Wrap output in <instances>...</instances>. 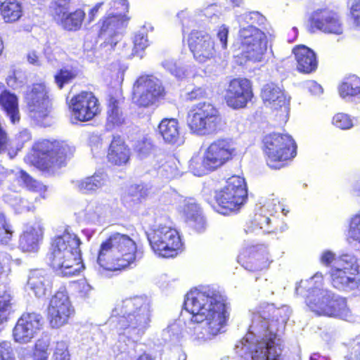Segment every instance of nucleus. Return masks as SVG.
Returning <instances> with one entry per match:
<instances>
[{
	"label": "nucleus",
	"instance_id": "nucleus-1",
	"mask_svg": "<svg viewBox=\"0 0 360 360\" xmlns=\"http://www.w3.org/2000/svg\"><path fill=\"white\" fill-rule=\"evenodd\" d=\"M271 319L265 315L255 314L246 336L236 348L250 351L251 360H285L281 356L282 341L281 335L291 314L287 306L276 309L269 307Z\"/></svg>",
	"mask_w": 360,
	"mask_h": 360
},
{
	"label": "nucleus",
	"instance_id": "nucleus-2",
	"mask_svg": "<svg viewBox=\"0 0 360 360\" xmlns=\"http://www.w3.org/2000/svg\"><path fill=\"white\" fill-rule=\"evenodd\" d=\"M191 321L198 323L194 335L205 341L217 335L226 323L228 315L224 295L214 287H203L189 292L184 301Z\"/></svg>",
	"mask_w": 360,
	"mask_h": 360
},
{
	"label": "nucleus",
	"instance_id": "nucleus-3",
	"mask_svg": "<svg viewBox=\"0 0 360 360\" xmlns=\"http://www.w3.org/2000/svg\"><path fill=\"white\" fill-rule=\"evenodd\" d=\"M152 311V302L148 297L127 298L116 304L109 324L119 335L136 341L150 327Z\"/></svg>",
	"mask_w": 360,
	"mask_h": 360
},
{
	"label": "nucleus",
	"instance_id": "nucleus-4",
	"mask_svg": "<svg viewBox=\"0 0 360 360\" xmlns=\"http://www.w3.org/2000/svg\"><path fill=\"white\" fill-rule=\"evenodd\" d=\"M295 291L297 294L306 295L307 306L317 315L346 321L352 319L346 300L323 288L321 273L317 272L309 279L301 281Z\"/></svg>",
	"mask_w": 360,
	"mask_h": 360
},
{
	"label": "nucleus",
	"instance_id": "nucleus-5",
	"mask_svg": "<svg viewBox=\"0 0 360 360\" xmlns=\"http://www.w3.org/2000/svg\"><path fill=\"white\" fill-rule=\"evenodd\" d=\"M141 256L137 251L136 242L128 235L113 233L100 246L97 262L98 273L132 268Z\"/></svg>",
	"mask_w": 360,
	"mask_h": 360
},
{
	"label": "nucleus",
	"instance_id": "nucleus-6",
	"mask_svg": "<svg viewBox=\"0 0 360 360\" xmlns=\"http://www.w3.org/2000/svg\"><path fill=\"white\" fill-rule=\"evenodd\" d=\"M79 237L69 228L56 236L51 242L47 255L49 264L59 275L70 276L77 274L81 266L82 257Z\"/></svg>",
	"mask_w": 360,
	"mask_h": 360
},
{
	"label": "nucleus",
	"instance_id": "nucleus-7",
	"mask_svg": "<svg viewBox=\"0 0 360 360\" xmlns=\"http://www.w3.org/2000/svg\"><path fill=\"white\" fill-rule=\"evenodd\" d=\"M187 124L193 133L200 136L210 135L221 129V117L213 105L200 103L188 112Z\"/></svg>",
	"mask_w": 360,
	"mask_h": 360
},
{
	"label": "nucleus",
	"instance_id": "nucleus-8",
	"mask_svg": "<svg viewBox=\"0 0 360 360\" xmlns=\"http://www.w3.org/2000/svg\"><path fill=\"white\" fill-rule=\"evenodd\" d=\"M248 198L245 179L239 176L228 179L226 185L216 192L215 199L219 209L218 212L226 215L240 209Z\"/></svg>",
	"mask_w": 360,
	"mask_h": 360
},
{
	"label": "nucleus",
	"instance_id": "nucleus-9",
	"mask_svg": "<svg viewBox=\"0 0 360 360\" xmlns=\"http://www.w3.org/2000/svg\"><path fill=\"white\" fill-rule=\"evenodd\" d=\"M358 271L359 265L354 256L349 254L340 256L330 271L333 286L345 291L357 288L359 285Z\"/></svg>",
	"mask_w": 360,
	"mask_h": 360
},
{
	"label": "nucleus",
	"instance_id": "nucleus-10",
	"mask_svg": "<svg viewBox=\"0 0 360 360\" xmlns=\"http://www.w3.org/2000/svg\"><path fill=\"white\" fill-rule=\"evenodd\" d=\"M37 164L42 169L63 166L70 155V147L63 142L42 140L33 146Z\"/></svg>",
	"mask_w": 360,
	"mask_h": 360
},
{
	"label": "nucleus",
	"instance_id": "nucleus-11",
	"mask_svg": "<svg viewBox=\"0 0 360 360\" xmlns=\"http://www.w3.org/2000/svg\"><path fill=\"white\" fill-rule=\"evenodd\" d=\"M267 164L272 168H278L274 163L292 158L296 155L297 146L288 134L273 133L264 139Z\"/></svg>",
	"mask_w": 360,
	"mask_h": 360
},
{
	"label": "nucleus",
	"instance_id": "nucleus-12",
	"mask_svg": "<svg viewBox=\"0 0 360 360\" xmlns=\"http://www.w3.org/2000/svg\"><path fill=\"white\" fill-rule=\"evenodd\" d=\"M148 240L154 252L162 257H173L181 247L177 231L167 226H159L148 233Z\"/></svg>",
	"mask_w": 360,
	"mask_h": 360
},
{
	"label": "nucleus",
	"instance_id": "nucleus-13",
	"mask_svg": "<svg viewBox=\"0 0 360 360\" xmlns=\"http://www.w3.org/2000/svg\"><path fill=\"white\" fill-rule=\"evenodd\" d=\"M239 36L245 57L252 62L262 61L267 50L265 33L255 25H248L240 28Z\"/></svg>",
	"mask_w": 360,
	"mask_h": 360
},
{
	"label": "nucleus",
	"instance_id": "nucleus-14",
	"mask_svg": "<svg viewBox=\"0 0 360 360\" xmlns=\"http://www.w3.org/2000/svg\"><path fill=\"white\" fill-rule=\"evenodd\" d=\"M164 89L160 82L150 76H141L134 86V101L138 105L149 107L163 96Z\"/></svg>",
	"mask_w": 360,
	"mask_h": 360
},
{
	"label": "nucleus",
	"instance_id": "nucleus-15",
	"mask_svg": "<svg viewBox=\"0 0 360 360\" xmlns=\"http://www.w3.org/2000/svg\"><path fill=\"white\" fill-rule=\"evenodd\" d=\"M74 313L69 297L65 291H58L48 307V319L52 328H58L68 323Z\"/></svg>",
	"mask_w": 360,
	"mask_h": 360
},
{
	"label": "nucleus",
	"instance_id": "nucleus-16",
	"mask_svg": "<svg viewBox=\"0 0 360 360\" xmlns=\"http://www.w3.org/2000/svg\"><path fill=\"white\" fill-rule=\"evenodd\" d=\"M43 326V317L36 312H25L18 319L13 330L14 340L27 344L40 332Z\"/></svg>",
	"mask_w": 360,
	"mask_h": 360
},
{
	"label": "nucleus",
	"instance_id": "nucleus-17",
	"mask_svg": "<svg viewBox=\"0 0 360 360\" xmlns=\"http://www.w3.org/2000/svg\"><path fill=\"white\" fill-rule=\"evenodd\" d=\"M72 120L86 122L94 118L99 112L98 99L91 92L83 91L73 96L70 101Z\"/></svg>",
	"mask_w": 360,
	"mask_h": 360
},
{
	"label": "nucleus",
	"instance_id": "nucleus-18",
	"mask_svg": "<svg viewBox=\"0 0 360 360\" xmlns=\"http://www.w3.org/2000/svg\"><path fill=\"white\" fill-rule=\"evenodd\" d=\"M252 84L247 79H233L226 89L224 98L233 109L244 108L253 98Z\"/></svg>",
	"mask_w": 360,
	"mask_h": 360
},
{
	"label": "nucleus",
	"instance_id": "nucleus-19",
	"mask_svg": "<svg viewBox=\"0 0 360 360\" xmlns=\"http://www.w3.org/2000/svg\"><path fill=\"white\" fill-rule=\"evenodd\" d=\"M188 43L197 62L205 63L214 59L216 56L214 42L207 33L202 31H192Z\"/></svg>",
	"mask_w": 360,
	"mask_h": 360
},
{
	"label": "nucleus",
	"instance_id": "nucleus-20",
	"mask_svg": "<svg viewBox=\"0 0 360 360\" xmlns=\"http://www.w3.org/2000/svg\"><path fill=\"white\" fill-rule=\"evenodd\" d=\"M30 116L36 120L45 117L50 108L49 90L44 83L33 84L25 94Z\"/></svg>",
	"mask_w": 360,
	"mask_h": 360
},
{
	"label": "nucleus",
	"instance_id": "nucleus-21",
	"mask_svg": "<svg viewBox=\"0 0 360 360\" xmlns=\"http://www.w3.org/2000/svg\"><path fill=\"white\" fill-rule=\"evenodd\" d=\"M207 160L214 170L220 168L236 155V145L231 139H219L213 141L205 150Z\"/></svg>",
	"mask_w": 360,
	"mask_h": 360
},
{
	"label": "nucleus",
	"instance_id": "nucleus-22",
	"mask_svg": "<svg viewBox=\"0 0 360 360\" xmlns=\"http://www.w3.org/2000/svg\"><path fill=\"white\" fill-rule=\"evenodd\" d=\"M129 19L126 15L111 13L101 20L99 37L104 39L105 46L110 45L112 49L117 44Z\"/></svg>",
	"mask_w": 360,
	"mask_h": 360
},
{
	"label": "nucleus",
	"instance_id": "nucleus-23",
	"mask_svg": "<svg viewBox=\"0 0 360 360\" xmlns=\"http://www.w3.org/2000/svg\"><path fill=\"white\" fill-rule=\"evenodd\" d=\"M309 30H320L328 34L340 35L343 33V25L338 14L329 10L316 11L310 20Z\"/></svg>",
	"mask_w": 360,
	"mask_h": 360
},
{
	"label": "nucleus",
	"instance_id": "nucleus-24",
	"mask_svg": "<svg viewBox=\"0 0 360 360\" xmlns=\"http://www.w3.org/2000/svg\"><path fill=\"white\" fill-rule=\"evenodd\" d=\"M17 181L19 184H22L30 191L39 193V196L44 198L43 195L46 191V188L41 183L33 179L29 174L22 170H9L3 167H0V184L3 181L11 182Z\"/></svg>",
	"mask_w": 360,
	"mask_h": 360
},
{
	"label": "nucleus",
	"instance_id": "nucleus-25",
	"mask_svg": "<svg viewBox=\"0 0 360 360\" xmlns=\"http://www.w3.org/2000/svg\"><path fill=\"white\" fill-rule=\"evenodd\" d=\"M51 276L44 269L31 270L27 276L25 289L37 297H43L51 292Z\"/></svg>",
	"mask_w": 360,
	"mask_h": 360
},
{
	"label": "nucleus",
	"instance_id": "nucleus-26",
	"mask_svg": "<svg viewBox=\"0 0 360 360\" xmlns=\"http://www.w3.org/2000/svg\"><path fill=\"white\" fill-rule=\"evenodd\" d=\"M179 210L189 226L198 232L205 230V220L199 205L194 198L184 199L179 205Z\"/></svg>",
	"mask_w": 360,
	"mask_h": 360
},
{
	"label": "nucleus",
	"instance_id": "nucleus-27",
	"mask_svg": "<svg viewBox=\"0 0 360 360\" xmlns=\"http://www.w3.org/2000/svg\"><path fill=\"white\" fill-rule=\"evenodd\" d=\"M41 236L42 229L39 225H27L20 236V249L23 252H37Z\"/></svg>",
	"mask_w": 360,
	"mask_h": 360
},
{
	"label": "nucleus",
	"instance_id": "nucleus-28",
	"mask_svg": "<svg viewBox=\"0 0 360 360\" xmlns=\"http://www.w3.org/2000/svg\"><path fill=\"white\" fill-rule=\"evenodd\" d=\"M297 63V70L304 73H311L317 68V60L315 53L308 47L300 45L293 49Z\"/></svg>",
	"mask_w": 360,
	"mask_h": 360
},
{
	"label": "nucleus",
	"instance_id": "nucleus-29",
	"mask_svg": "<svg viewBox=\"0 0 360 360\" xmlns=\"http://www.w3.org/2000/svg\"><path fill=\"white\" fill-rule=\"evenodd\" d=\"M238 262H242V266L250 271L262 270L268 267L270 264L266 251L264 249L256 251L255 248L251 250L250 255L247 259L245 255H240Z\"/></svg>",
	"mask_w": 360,
	"mask_h": 360
},
{
	"label": "nucleus",
	"instance_id": "nucleus-30",
	"mask_svg": "<svg viewBox=\"0 0 360 360\" xmlns=\"http://www.w3.org/2000/svg\"><path fill=\"white\" fill-rule=\"evenodd\" d=\"M261 96L265 103L275 110L285 107L288 103L282 89L274 83L266 84L263 86Z\"/></svg>",
	"mask_w": 360,
	"mask_h": 360
},
{
	"label": "nucleus",
	"instance_id": "nucleus-31",
	"mask_svg": "<svg viewBox=\"0 0 360 360\" xmlns=\"http://www.w3.org/2000/svg\"><path fill=\"white\" fill-rule=\"evenodd\" d=\"M130 158V150L120 136H114L109 146V162L117 165L126 164Z\"/></svg>",
	"mask_w": 360,
	"mask_h": 360
},
{
	"label": "nucleus",
	"instance_id": "nucleus-32",
	"mask_svg": "<svg viewBox=\"0 0 360 360\" xmlns=\"http://www.w3.org/2000/svg\"><path fill=\"white\" fill-rule=\"evenodd\" d=\"M107 182V174L104 172H98L84 179L73 181L72 184L79 191L83 193H90L101 188L106 185Z\"/></svg>",
	"mask_w": 360,
	"mask_h": 360
},
{
	"label": "nucleus",
	"instance_id": "nucleus-33",
	"mask_svg": "<svg viewBox=\"0 0 360 360\" xmlns=\"http://www.w3.org/2000/svg\"><path fill=\"white\" fill-rule=\"evenodd\" d=\"M0 105L13 124L20 120L18 98L10 91L5 90L0 94Z\"/></svg>",
	"mask_w": 360,
	"mask_h": 360
},
{
	"label": "nucleus",
	"instance_id": "nucleus-34",
	"mask_svg": "<svg viewBox=\"0 0 360 360\" xmlns=\"http://www.w3.org/2000/svg\"><path fill=\"white\" fill-rule=\"evenodd\" d=\"M154 159L155 163L153 167L162 177L170 179L178 175V168L174 159L170 158L162 162L165 160V155L161 153L155 154Z\"/></svg>",
	"mask_w": 360,
	"mask_h": 360
},
{
	"label": "nucleus",
	"instance_id": "nucleus-35",
	"mask_svg": "<svg viewBox=\"0 0 360 360\" xmlns=\"http://www.w3.org/2000/svg\"><path fill=\"white\" fill-rule=\"evenodd\" d=\"M158 129L165 142L175 143L179 138V125L176 119L162 120Z\"/></svg>",
	"mask_w": 360,
	"mask_h": 360
},
{
	"label": "nucleus",
	"instance_id": "nucleus-36",
	"mask_svg": "<svg viewBox=\"0 0 360 360\" xmlns=\"http://www.w3.org/2000/svg\"><path fill=\"white\" fill-rule=\"evenodd\" d=\"M0 11L6 22H15L22 15V7L18 0H6L1 3Z\"/></svg>",
	"mask_w": 360,
	"mask_h": 360
},
{
	"label": "nucleus",
	"instance_id": "nucleus-37",
	"mask_svg": "<svg viewBox=\"0 0 360 360\" xmlns=\"http://www.w3.org/2000/svg\"><path fill=\"white\" fill-rule=\"evenodd\" d=\"M339 93L343 98H350L360 94V79L351 75L344 79L339 86Z\"/></svg>",
	"mask_w": 360,
	"mask_h": 360
},
{
	"label": "nucleus",
	"instance_id": "nucleus-38",
	"mask_svg": "<svg viewBox=\"0 0 360 360\" xmlns=\"http://www.w3.org/2000/svg\"><path fill=\"white\" fill-rule=\"evenodd\" d=\"M85 17V13L78 9L74 12L70 11L65 15L61 20L57 22L62 26L65 30L70 31H76L80 29L82 22Z\"/></svg>",
	"mask_w": 360,
	"mask_h": 360
},
{
	"label": "nucleus",
	"instance_id": "nucleus-39",
	"mask_svg": "<svg viewBox=\"0 0 360 360\" xmlns=\"http://www.w3.org/2000/svg\"><path fill=\"white\" fill-rule=\"evenodd\" d=\"M189 171L195 176H201L209 172L214 171L210 162L207 160L205 153L203 155H195L189 161Z\"/></svg>",
	"mask_w": 360,
	"mask_h": 360
},
{
	"label": "nucleus",
	"instance_id": "nucleus-40",
	"mask_svg": "<svg viewBox=\"0 0 360 360\" xmlns=\"http://www.w3.org/2000/svg\"><path fill=\"white\" fill-rule=\"evenodd\" d=\"M6 202L13 207L16 213L21 214L31 211L34 209L32 202L27 199L21 198L16 193H9L4 195Z\"/></svg>",
	"mask_w": 360,
	"mask_h": 360
},
{
	"label": "nucleus",
	"instance_id": "nucleus-41",
	"mask_svg": "<svg viewBox=\"0 0 360 360\" xmlns=\"http://www.w3.org/2000/svg\"><path fill=\"white\" fill-rule=\"evenodd\" d=\"M124 120L125 118L118 105V101L114 98H111L108 105L107 127L120 126L124 122Z\"/></svg>",
	"mask_w": 360,
	"mask_h": 360
},
{
	"label": "nucleus",
	"instance_id": "nucleus-42",
	"mask_svg": "<svg viewBox=\"0 0 360 360\" xmlns=\"http://www.w3.org/2000/svg\"><path fill=\"white\" fill-rule=\"evenodd\" d=\"M105 207L97 202H90L84 210V219L89 224H98L104 217Z\"/></svg>",
	"mask_w": 360,
	"mask_h": 360
},
{
	"label": "nucleus",
	"instance_id": "nucleus-43",
	"mask_svg": "<svg viewBox=\"0 0 360 360\" xmlns=\"http://www.w3.org/2000/svg\"><path fill=\"white\" fill-rule=\"evenodd\" d=\"M70 0H52L49 12L56 22H58L70 11Z\"/></svg>",
	"mask_w": 360,
	"mask_h": 360
},
{
	"label": "nucleus",
	"instance_id": "nucleus-44",
	"mask_svg": "<svg viewBox=\"0 0 360 360\" xmlns=\"http://www.w3.org/2000/svg\"><path fill=\"white\" fill-rule=\"evenodd\" d=\"M49 346L50 342L49 339H38L34 344L32 356V360H48L50 354Z\"/></svg>",
	"mask_w": 360,
	"mask_h": 360
},
{
	"label": "nucleus",
	"instance_id": "nucleus-45",
	"mask_svg": "<svg viewBox=\"0 0 360 360\" xmlns=\"http://www.w3.org/2000/svg\"><path fill=\"white\" fill-rule=\"evenodd\" d=\"M77 75V71L72 67H63L55 75V82L60 89H62L65 84L71 82Z\"/></svg>",
	"mask_w": 360,
	"mask_h": 360
},
{
	"label": "nucleus",
	"instance_id": "nucleus-46",
	"mask_svg": "<svg viewBox=\"0 0 360 360\" xmlns=\"http://www.w3.org/2000/svg\"><path fill=\"white\" fill-rule=\"evenodd\" d=\"M239 23L242 25L249 24V25H264L266 22V18L259 12H249L240 15L238 19Z\"/></svg>",
	"mask_w": 360,
	"mask_h": 360
},
{
	"label": "nucleus",
	"instance_id": "nucleus-47",
	"mask_svg": "<svg viewBox=\"0 0 360 360\" xmlns=\"http://www.w3.org/2000/svg\"><path fill=\"white\" fill-rule=\"evenodd\" d=\"M252 224L255 226V227H248V229L246 230V232H255L258 233L259 231H262L264 233H270L272 231L269 229V226L271 224V219L269 217L257 214L255 216V219Z\"/></svg>",
	"mask_w": 360,
	"mask_h": 360
},
{
	"label": "nucleus",
	"instance_id": "nucleus-48",
	"mask_svg": "<svg viewBox=\"0 0 360 360\" xmlns=\"http://www.w3.org/2000/svg\"><path fill=\"white\" fill-rule=\"evenodd\" d=\"M348 234L349 238L360 243V210L350 218Z\"/></svg>",
	"mask_w": 360,
	"mask_h": 360
},
{
	"label": "nucleus",
	"instance_id": "nucleus-49",
	"mask_svg": "<svg viewBox=\"0 0 360 360\" xmlns=\"http://www.w3.org/2000/svg\"><path fill=\"white\" fill-rule=\"evenodd\" d=\"M153 150V145L150 140L148 139L138 141L135 146V150L140 158L148 157Z\"/></svg>",
	"mask_w": 360,
	"mask_h": 360
},
{
	"label": "nucleus",
	"instance_id": "nucleus-50",
	"mask_svg": "<svg viewBox=\"0 0 360 360\" xmlns=\"http://www.w3.org/2000/svg\"><path fill=\"white\" fill-rule=\"evenodd\" d=\"M13 231L7 223L5 215L0 212V242L7 243L12 236Z\"/></svg>",
	"mask_w": 360,
	"mask_h": 360
},
{
	"label": "nucleus",
	"instance_id": "nucleus-51",
	"mask_svg": "<svg viewBox=\"0 0 360 360\" xmlns=\"http://www.w3.org/2000/svg\"><path fill=\"white\" fill-rule=\"evenodd\" d=\"M11 309V299L9 295L0 296V326L7 321Z\"/></svg>",
	"mask_w": 360,
	"mask_h": 360
},
{
	"label": "nucleus",
	"instance_id": "nucleus-52",
	"mask_svg": "<svg viewBox=\"0 0 360 360\" xmlns=\"http://www.w3.org/2000/svg\"><path fill=\"white\" fill-rule=\"evenodd\" d=\"M333 124L341 129H348L353 126L352 120L345 113L336 114L333 118Z\"/></svg>",
	"mask_w": 360,
	"mask_h": 360
},
{
	"label": "nucleus",
	"instance_id": "nucleus-53",
	"mask_svg": "<svg viewBox=\"0 0 360 360\" xmlns=\"http://www.w3.org/2000/svg\"><path fill=\"white\" fill-rule=\"evenodd\" d=\"M162 67L177 78H181L184 75V70L176 65L173 59H166L162 63Z\"/></svg>",
	"mask_w": 360,
	"mask_h": 360
},
{
	"label": "nucleus",
	"instance_id": "nucleus-54",
	"mask_svg": "<svg viewBox=\"0 0 360 360\" xmlns=\"http://www.w3.org/2000/svg\"><path fill=\"white\" fill-rule=\"evenodd\" d=\"M134 44L136 53L139 51L144 50L148 46V40L144 30L139 31L135 34Z\"/></svg>",
	"mask_w": 360,
	"mask_h": 360
},
{
	"label": "nucleus",
	"instance_id": "nucleus-55",
	"mask_svg": "<svg viewBox=\"0 0 360 360\" xmlns=\"http://www.w3.org/2000/svg\"><path fill=\"white\" fill-rule=\"evenodd\" d=\"M53 356L55 360H70L68 345L65 342L60 341L56 343Z\"/></svg>",
	"mask_w": 360,
	"mask_h": 360
},
{
	"label": "nucleus",
	"instance_id": "nucleus-56",
	"mask_svg": "<svg viewBox=\"0 0 360 360\" xmlns=\"http://www.w3.org/2000/svg\"><path fill=\"white\" fill-rule=\"evenodd\" d=\"M11 343L8 341L0 342V360H14Z\"/></svg>",
	"mask_w": 360,
	"mask_h": 360
},
{
	"label": "nucleus",
	"instance_id": "nucleus-57",
	"mask_svg": "<svg viewBox=\"0 0 360 360\" xmlns=\"http://www.w3.org/2000/svg\"><path fill=\"white\" fill-rule=\"evenodd\" d=\"M338 258H339V257H335V254L333 252H331L330 250H326L322 253L320 260H321V264L327 265V266L332 264V267H333L335 259H337Z\"/></svg>",
	"mask_w": 360,
	"mask_h": 360
},
{
	"label": "nucleus",
	"instance_id": "nucleus-58",
	"mask_svg": "<svg viewBox=\"0 0 360 360\" xmlns=\"http://www.w3.org/2000/svg\"><path fill=\"white\" fill-rule=\"evenodd\" d=\"M112 7L114 8L115 10L117 11L116 13L125 15V13L128 11L129 4L127 0H113Z\"/></svg>",
	"mask_w": 360,
	"mask_h": 360
},
{
	"label": "nucleus",
	"instance_id": "nucleus-59",
	"mask_svg": "<svg viewBox=\"0 0 360 360\" xmlns=\"http://www.w3.org/2000/svg\"><path fill=\"white\" fill-rule=\"evenodd\" d=\"M103 4V2L97 3L93 8L89 10L86 18L88 23H91L101 13L100 10L101 9Z\"/></svg>",
	"mask_w": 360,
	"mask_h": 360
},
{
	"label": "nucleus",
	"instance_id": "nucleus-60",
	"mask_svg": "<svg viewBox=\"0 0 360 360\" xmlns=\"http://www.w3.org/2000/svg\"><path fill=\"white\" fill-rule=\"evenodd\" d=\"M228 34L229 28L225 25L221 26L217 32V38L220 41L223 49L226 48Z\"/></svg>",
	"mask_w": 360,
	"mask_h": 360
},
{
	"label": "nucleus",
	"instance_id": "nucleus-61",
	"mask_svg": "<svg viewBox=\"0 0 360 360\" xmlns=\"http://www.w3.org/2000/svg\"><path fill=\"white\" fill-rule=\"evenodd\" d=\"M305 87L311 94L314 95H319L323 92L321 86L313 80L307 81L305 83Z\"/></svg>",
	"mask_w": 360,
	"mask_h": 360
},
{
	"label": "nucleus",
	"instance_id": "nucleus-62",
	"mask_svg": "<svg viewBox=\"0 0 360 360\" xmlns=\"http://www.w3.org/2000/svg\"><path fill=\"white\" fill-rule=\"evenodd\" d=\"M207 93L204 88L197 87L188 94V98L190 100L200 99L205 97Z\"/></svg>",
	"mask_w": 360,
	"mask_h": 360
},
{
	"label": "nucleus",
	"instance_id": "nucleus-63",
	"mask_svg": "<svg viewBox=\"0 0 360 360\" xmlns=\"http://www.w3.org/2000/svg\"><path fill=\"white\" fill-rule=\"evenodd\" d=\"M351 13L354 23L360 27V0L357 1L351 8Z\"/></svg>",
	"mask_w": 360,
	"mask_h": 360
},
{
	"label": "nucleus",
	"instance_id": "nucleus-64",
	"mask_svg": "<svg viewBox=\"0 0 360 360\" xmlns=\"http://www.w3.org/2000/svg\"><path fill=\"white\" fill-rule=\"evenodd\" d=\"M351 355L353 360H360V340L352 346Z\"/></svg>",
	"mask_w": 360,
	"mask_h": 360
}]
</instances>
